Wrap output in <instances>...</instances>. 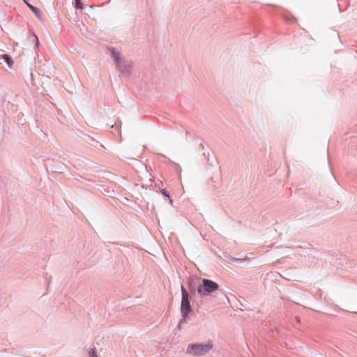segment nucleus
I'll use <instances>...</instances> for the list:
<instances>
[{
    "label": "nucleus",
    "mask_w": 357,
    "mask_h": 357,
    "mask_svg": "<svg viewBox=\"0 0 357 357\" xmlns=\"http://www.w3.org/2000/svg\"><path fill=\"white\" fill-rule=\"evenodd\" d=\"M213 347L212 342L206 343H192L188 344L186 353L194 356H202L208 354Z\"/></svg>",
    "instance_id": "obj_1"
},
{
    "label": "nucleus",
    "mask_w": 357,
    "mask_h": 357,
    "mask_svg": "<svg viewBox=\"0 0 357 357\" xmlns=\"http://www.w3.org/2000/svg\"><path fill=\"white\" fill-rule=\"evenodd\" d=\"M219 290V284L209 279L204 278L197 287V294L200 298H205Z\"/></svg>",
    "instance_id": "obj_2"
},
{
    "label": "nucleus",
    "mask_w": 357,
    "mask_h": 357,
    "mask_svg": "<svg viewBox=\"0 0 357 357\" xmlns=\"http://www.w3.org/2000/svg\"><path fill=\"white\" fill-rule=\"evenodd\" d=\"M181 314H189L192 311V307L190 305V296L184 287V286L181 285Z\"/></svg>",
    "instance_id": "obj_3"
},
{
    "label": "nucleus",
    "mask_w": 357,
    "mask_h": 357,
    "mask_svg": "<svg viewBox=\"0 0 357 357\" xmlns=\"http://www.w3.org/2000/svg\"><path fill=\"white\" fill-rule=\"evenodd\" d=\"M116 68L124 77L130 76L132 71V62L129 61H125L124 59L123 60V62H121L120 64L116 66Z\"/></svg>",
    "instance_id": "obj_4"
},
{
    "label": "nucleus",
    "mask_w": 357,
    "mask_h": 357,
    "mask_svg": "<svg viewBox=\"0 0 357 357\" xmlns=\"http://www.w3.org/2000/svg\"><path fill=\"white\" fill-rule=\"evenodd\" d=\"M107 50L110 53V56L113 59L116 66L123 62V57L121 56V53L116 50L114 47H107Z\"/></svg>",
    "instance_id": "obj_5"
},
{
    "label": "nucleus",
    "mask_w": 357,
    "mask_h": 357,
    "mask_svg": "<svg viewBox=\"0 0 357 357\" xmlns=\"http://www.w3.org/2000/svg\"><path fill=\"white\" fill-rule=\"evenodd\" d=\"M24 3L27 6V7L32 11V13L34 14V15L36 17V18L40 20L41 19V13L40 10L31 4L29 1H24Z\"/></svg>",
    "instance_id": "obj_6"
},
{
    "label": "nucleus",
    "mask_w": 357,
    "mask_h": 357,
    "mask_svg": "<svg viewBox=\"0 0 357 357\" xmlns=\"http://www.w3.org/2000/svg\"><path fill=\"white\" fill-rule=\"evenodd\" d=\"M1 58L6 62L9 68H11L13 64V61L12 57L9 54H3L1 56Z\"/></svg>",
    "instance_id": "obj_7"
},
{
    "label": "nucleus",
    "mask_w": 357,
    "mask_h": 357,
    "mask_svg": "<svg viewBox=\"0 0 357 357\" xmlns=\"http://www.w3.org/2000/svg\"><path fill=\"white\" fill-rule=\"evenodd\" d=\"M188 289L192 294L195 293L196 291H197V287L196 284L194 282L193 280L190 279L188 282Z\"/></svg>",
    "instance_id": "obj_8"
},
{
    "label": "nucleus",
    "mask_w": 357,
    "mask_h": 357,
    "mask_svg": "<svg viewBox=\"0 0 357 357\" xmlns=\"http://www.w3.org/2000/svg\"><path fill=\"white\" fill-rule=\"evenodd\" d=\"M218 181H215L213 177H211L208 182V185L209 188H212L213 190H215L218 188L216 185Z\"/></svg>",
    "instance_id": "obj_9"
},
{
    "label": "nucleus",
    "mask_w": 357,
    "mask_h": 357,
    "mask_svg": "<svg viewBox=\"0 0 357 357\" xmlns=\"http://www.w3.org/2000/svg\"><path fill=\"white\" fill-rule=\"evenodd\" d=\"M65 167L66 166L63 163L59 162L56 164V168L55 171L62 172L64 170Z\"/></svg>",
    "instance_id": "obj_10"
},
{
    "label": "nucleus",
    "mask_w": 357,
    "mask_h": 357,
    "mask_svg": "<svg viewBox=\"0 0 357 357\" xmlns=\"http://www.w3.org/2000/svg\"><path fill=\"white\" fill-rule=\"evenodd\" d=\"M75 7L77 10H82L84 8L83 1H75Z\"/></svg>",
    "instance_id": "obj_11"
},
{
    "label": "nucleus",
    "mask_w": 357,
    "mask_h": 357,
    "mask_svg": "<svg viewBox=\"0 0 357 357\" xmlns=\"http://www.w3.org/2000/svg\"><path fill=\"white\" fill-rule=\"evenodd\" d=\"M181 316H182V319L179 321L180 325L187 323V319L189 317V314H181Z\"/></svg>",
    "instance_id": "obj_12"
},
{
    "label": "nucleus",
    "mask_w": 357,
    "mask_h": 357,
    "mask_svg": "<svg viewBox=\"0 0 357 357\" xmlns=\"http://www.w3.org/2000/svg\"><path fill=\"white\" fill-rule=\"evenodd\" d=\"M89 357H98V354L96 348L91 349L89 351Z\"/></svg>",
    "instance_id": "obj_13"
},
{
    "label": "nucleus",
    "mask_w": 357,
    "mask_h": 357,
    "mask_svg": "<svg viewBox=\"0 0 357 357\" xmlns=\"http://www.w3.org/2000/svg\"><path fill=\"white\" fill-rule=\"evenodd\" d=\"M160 192L162 193V195L164 197L169 198L170 195L166 189H165V188L160 189Z\"/></svg>",
    "instance_id": "obj_14"
},
{
    "label": "nucleus",
    "mask_w": 357,
    "mask_h": 357,
    "mask_svg": "<svg viewBox=\"0 0 357 357\" xmlns=\"http://www.w3.org/2000/svg\"><path fill=\"white\" fill-rule=\"evenodd\" d=\"M227 260H228L230 263H231V262H234V261H241V259H237V258H235V257H231V256H229V257H228Z\"/></svg>",
    "instance_id": "obj_15"
},
{
    "label": "nucleus",
    "mask_w": 357,
    "mask_h": 357,
    "mask_svg": "<svg viewBox=\"0 0 357 357\" xmlns=\"http://www.w3.org/2000/svg\"><path fill=\"white\" fill-rule=\"evenodd\" d=\"M33 40L36 41L35 47H37L38 43H39V40H38V37H37V36L36 34H33Z\"/></svg>",
    "instance_id": "obj_16"
},
{
    "label": "nucleus",
    "mask_w": 357,
    "mask_h": 357,
    "mask_svg": "<svg viewBox=\"0 0 357 357\" xmlns=\"http://www.w3.org/2000/svg\"><path fill=\"white\" fill-rule=\"evenodd\" d=\"M206 160H207V162L209 165L211 166H213V161H211V158H210V157L207 158H206Z\"/></svg>",
    "instance_id": "obj_17"
},
{
    "label": "nucleus",
    "mask_w": 357,
    "mask_h": 357,
    "mask_svg": "<svg viewBox=\"0 0 357 357\" xmlns=\"http://www.w3.org/2000/svg\"><path fill=\"white\" fill-rule=\"evenodd\" d=\"M202 155L204 156V158L206 159L207 158L209 157L210 154H209V152H206V151H204Z\"/></svg>",
    "instance_id": "obj_18"
},
{
    "label": "nucleus",
    "mask_w": 357,
    "mask_h": 357,
    "mask_svg": "<svg viewBox=\"0 0 357 357\" xmlns=\"http://www.w3.org/2000/svg\"><path fill=\"white\" fill-rule=\"evenodd\" d=\"M174 164L176 167H178V169H179V170L181 171V166H180L178 164L175 163V162H174Z\"/></svg>",
    "instance_id": "obj_19"
},
{
    "label": "nucleus",
    "mask_w": 357,
    "mask_h": 357,
    "mask_svg": "<svg viewBox=\"0 0 357 357\" xmlns=\"http://www.w3.org/2000/svg\"><path fill=\"white\" fill-rule=\"evenodd\" d=\"M177 328H178V330H180V329H181V325H180V323H178V326H177Z\"/></svg>",
    "instance_id": "obj_20"
},
{
    "label": "nucleus",
    "mask_w": 357,
    "mask_h": 357,
    "mask_svg": "<svg viewBox=\"0 0 357 357\" xmlns=\"http://www.w3.org/2000/svg\"><path fill=\"white\" fill-rule=\"evenodd\" d=\"M200 146L202 147V150H204V146L203 145V144H200Z\"/></svg>",
    "instance_id": "obj_21"
},
{
    "label": "nucleus",
    "mask_w": 357,
    "mask_h": 357,
    "mask_svg": "<svg viewBox=\"0 0 357 357\" xmlns=\"http://www.w3.org/2000/svg\"><path fill=\"white\" fill-rule=\"evenodd\" d=\"M169 203L171 204H173V199H172L170 197L169 198Z\"/></svg>",
    "instance_id": "obj_22"
},
{
    "label": "nucleus",
    "mask_w": 357,
    "mask_h": 357,
    "mask_svg": "<svg viewBox=\"0 0 357 357\" xmlns=\"http://www.w3.org/2000/svg\"><path fill=\"white\" fill-rule=\"evenodd\" d=\"M338 7H339L340 10H341V6L340 4H338Z\"/></svg>",
    "instance_id": "obj_23"
}]
</instances>
